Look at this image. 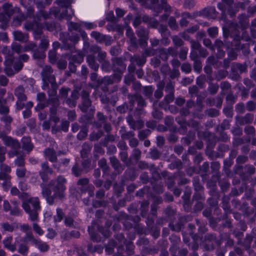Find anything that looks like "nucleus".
<instances>
[{"label":"nucleus","instance_id":"nucleus-1","mask_svg":"<svg viewBox=\"0 0 256 256\" xmlns=\"http://www.w3.org/2000/svg\"><path fill=\"white\" fill-rule=\"evenodd\" d=\"M248 26V20L246 14H242L239 16V24H231L230 26L228 28L226 26L223 27L224 35V36H230L233 38L234 46L232 44L230 46L228 44V58L224 59V60L223 67L226 69L230 66V60H235L238 56L237 51L240 48H242L244 46H241L239 43L240 40L245 41H248L250 37L248 34L244 31V30Z\"/></svg>","mask_w":256,"mask_h":256},{"label":"nucleus","instance_id":"nucleus-2","mask_svg":"<svg viewBox=\"0 0 256 256\" xmlns=\"http://www.w3.org/2000/svg\"><path fill=\"white\" fill-rule=\"evenodd\" d=\"M74 2V0H65V19L68 20V40L74 44L79 40V34L81 36L84 40L87 38L86 33L81 28V24L76 22H69L74 16V12L70 6V4Z\"/></svg>","mask_w":256,"mask_h":256},{"label":"nucleus","instance_id":"nucleus-3","mask_svg":"<svg viewBox=\"0 0 256 256\" xmlns=\"http://www.w3.org/2000/svg\"><path fill=\"white\" fill-rule=\"evenodd\" d=\"M154 54H158L160 57L164 60H166L170 55L175 56L176 54V50L172 48H160L158 50L153 49H146L144 53L140 56H134L130 58L131 62L136 63L139 66H142L146 62V56Z\"/></svg>","mask_w":256,"mask_h":256},{"label":"nucleus","instance_id":"nucleus-4","mask_svg":"<svg viewBox=\"0 0 256 256\" xmlns=\"http://www.w3.org/2000/svg\"><path fill=\"white\" fill-rule=\"evenodd\" d=\"M248 4L249 2L247 0L236 4H234L233 0H222L218 4V8L222 12V16L228 14L232 17L236 12L237 8H240L242 10L245 9Z\"/></svg>","mask_w":256,"mask_h":256},{"label":"nucleus","instance_id":"nucleus-5","mask_svg":"<svg viewBox=\"0 0 256 256\" xmlns=\"http://www.w3.org/2000/svg\"><path fill=\"white\" fill-rule=\"evenodd\" d=\"M23 204L22 207L26 213L30 215L32 220H37V210H40L39 200L38 198H30L27 194L22 195Z\"/></svg>","mask_w":256,"mask_h":256},{"label":"nucleus","instance_id":"nucleus-6","mask_svg":"<svg viewBox=\"0 0 256 256\" xmlns=\"http://www.w3.org/2000/svg\"><path fill=\"white\" fill-rule=\"evenodd\" d=\"M136 1L144 6H146L150 2V8L155 11L157 14L160 12L164 9L166 13L161 16L162 20H166L170 14L171 7L167 4L166 0H160V5L158 4V0H136Z\"/></svg>","mask_w":256,"mask_h":256},{"label":"nucleus","instance_id":"nucleus-7","mask_svg":"<svg viewBox=\"0 0 256 256\" xmlns=\"http://www.w3.org/2000/svg\"><path fill=\"white\" fill-rule=\"evenodd\" d=\"M120 68L116 72H114L112 76H104L102 80V82L108 84H111L115 82H118L120 80L124 71L126 70V65L122 62L120 64Z\"/></svg>","mask_w":256,"mask_h":256},{"label":"nucleus","instance_id":"nucleus-8","mask_svg":"<svg viewBox=\"0 0 256 256\" xmlns=\"http://www.w3.org/2000/svg\"><path fill=\"white\" fill-rule=\"evenodd\" d=\"M110 225H107L106 228H102L98 226L96 222H92V226L88 228V231L92 239L94 241L98 240V239L96 237L95 234L94 232V230L96 228L104 237L109 236L110 232L108 230V227H110Z\"/></svg>","mask_w":256,"mask_h":256},{"label":"nucleus","instance_id":"nucleus-9","mask_svg":"<svg viewBox=\"0 0 256 256\" xmlns=\"http://www.w3.org/2000/svg\"><path fill=\"white\" fill-rule=\"evenodd\" d=\"M64 178L63 177H59L56 181L54 182L50 188L54 192V195L56 197L61 198L64 192Z\"/></svg>","mask_w":256,"mask_h":256},{"label":"nucleus","instance_id":"nucleus-10","mask_svg":"<svg viewBox=\"0 0 256 256\" xmlns=\"http://www.w3.org/2000/svg\"><path fill=\"white\" fill-rule=\"evenodd\" d=\"M138 36L140 38L138 44L142 47H145L148 44V32L144 28H140L136 30Z\"/></svg>","mask_w":256,"mask_h":256},{"label":"nucleus","instance_id":"nucleus-11","mask_svg":"<svg viewBox=\"0 0 256 256\" xmlns=\"http://www.w3.org/2000/svg\"><path fill=\"white\" fill-rule=\"evenodd\" d=\"M216 58L214 56H209L207 59V65L204 67V72L207 74V80L210 82H212L214 80L212 76V68L211 65L215 64Z\"/></svg>","mask_w":256,"mask_h":256},{"label":"nucleus","instance_id":"nucleus-12","mask_svg":"<svg viewBox=\"0 0 256 256\" xmlns=\"http://www.w3.org/2000/svg\"><path fill=\"white\" fill-rule=\"evenodd\" d=\"M89 92H82V104L80 106V110L84 112L88 111L89 107L91 105V102L88 98Z\"/></svg>","mask_w":256,"mask_h":256},{"label":"nucleus","instance_id":"nucleus-13","mask_svg":"<svg viewBox=\"0 0 256 256\" xmlns=\"http://www.w3.org/2000/svg\"><path fill=\"white\" fill-rule=\"evenodd\" d=\"M90 36L94 38L97 42L100 43L105 42L106 44H109L106 42V40H110V38L108 36L104 35L99 32L94 31L91 32Z\"/></svg>","mask_w":256,"mask_h":256},{"label":"nucleus","instance_id":"nucleus-14","mask_svg":"<svg viewBox=\"0 0 256 256\" xmlns=\"http://www.w3.org/2000/svg\"><path fill=\"white\" fill-rule=\"evenodd\" d=\"M126 35L130 40V50H132V47L136 48L138 46V42L136 40V37L134 36V34L133 32L132 29L130 28H127L126 31Z\"/></svg>","mask_w":256,"mask_h":256},{"label":"nucleus","instance_id":"nucleus-15","mask_svg":"<svg viewBox=\"0 0 256 256\" xmlns=\"http://www.w3.org/2000/svg\"><path fill=\"white\" fill-rule=\"evenodd\" d=\"M90 51L94 54H98V58L100 62H102L105 60L106 53L104 51H102L98 46L96 45L92 46L90 48Z\"/></svg>","mask_w":256,"mask_h":256},{"label":"nucleus","instance_id":"nucleus-16","mask_svg":"<svg viewBox=\"0 0 256 256\" xmlns=\"http://www.w3.org/2000/svg\"><path fill=\"white\" fill-rule=\"evenodd\" d=\"M200 14L210 18H214L216 17L217 13L215 8L214 7L210 6L205 8L203 10Z\"/></svg>","mask_w":256,"mask_h":256},{"label":"nucleus","instance_id":"nucleus-17","mask_svg":"<svg viewBox=\"0 0 256 256\" xmlns=\"http://www.w3.org/2000/svg\"><path fill=\"white\" fill-rule=\"evenodd\" d=\"M253 116L251 114H246L244 117L238 116L236 118V122L240 125H244L252 122L253 120Z\"/></svg>","mask_w":256,"mask_h":256},{"label":"nucleus","instance_id":"nucleus-18","mask_svg":"<svg viewBox=\"0 0 256 256\" xmlns=\"http://www.w3.org/2000/svg\"><path fill=\"white\" fill-rule=\"evenodd\" d=\"M126 120L130 127L134 129H140L144 126V122L142 120L134 121L130 116L126 118Z\"/></svg>","mask_w":256,"mask_h":256},{"label":"nucleus","instance_id":"nucleus-19","mask_svg":"<svg viewBox=\"0 0 256 256\" xmlns=\"http://www.w3.org/2000/svg\"><path fill=\"white\" fill-rule=\"evenodd\" d=\"M176 120L178 123H179L181 125V128L180 129V132L181 133L184 134L186 132V126H192L194 128H198V123L195 122H186V120H184V122H180V118L176 119Z\"/></svg>","mask_w":256,"mask_h":256},{"label":"nucleus","instance_id":"nucleus-20","mask_svg":"<svg viewBox=\"0 0 256 256\" xmlns=\"http://www.w3.org/2000/svg\"><path fill=\"white\" fill-rule=\"evenodd\" d=\"M158 30L159 32L161 33V34L163 38L162 40V42L164 43L165 45L168 44L170 42V40H168V37L170 36V34L167 30V27L166 26H162L159 28Z\"/></svg>","mask_w":256,"mask_h":256},{"label":"nucleus","instance_id":"nucleus-21","mask_svg":"<svg viewBox=\"0 0 256 256\" xmlns=\"http://www.w3.org/2000/svg\"><path fill=\"white\" fill-rule=\"evenodd\" d=\"M224 46V43L222 41L219 40H216L215 42V44L214 46V50L216 48L217 49L218 51V58H222L224 57L225 52L222 50V47Z\"/></svg>","mask_w":256,"mask_h":256},{"label":"nucleus","instance_id":"nucleus-22","mask_svg":"<svg viewBox=\"0 0 256 256\" xmlns=\"http://www.w3.org/2000/svg\"><path fill=\"white\" fill-rule=\"evenodd\" d=\"M30 240H31L32 242L35 244L38 249L42 252H45L48 248V246L47 244L45 242H42L39 240H36L31 236H30Z\"/></svg>","mask_w":256,"mask_h":256},{"label":"nucleus","instance_id":"nucleus-23","mask_svg":"<svg viewBox=\"0 0 256 256\" xmlns=\"http://www.w3.org/2000/svg\"><path fill=\"white\" fill-rule=\"evenodd\" d=\"M86 62L89 66L93 70L96 71L98 70L99 66L96 62L95 56L92 54L88 55L86 58Z\"/></svg>","mask_w":256,"mask_h":256},{"label":"nucleus","instance_id":"nucleus-24","mask_svg":"<svg viewBox=\"0 0 256 256\" xmlns=\"http://www.w3.org/2000/svg\"><path fill=\"white\" fill-rule=\"evenodd\" d=\"M196 50H192L190 54L191 59L194 62V68L196 70H199L202 68L200 62L198 60V54Z\"/></svg>","mask_w":256,"mask_h":256},{"label":"nucleus","instance_id":"nucleus-25","mask_svg":"<svg viewBox=\"0 0 256 256\" xmlns=\"http://www.w3.org/2000/svg\"><path fill=\"white\" fill-rule=\"evenodd\" d=\"M129 98L131 100H136L138 103V106L140 107H144L146 105L144 100L138 94H136L132 96H130Z\"/></svg>","mask_w":256,"mask_h":256},{"label":"nucleus","instance_id":"nucleus-26","mask_svg":"<svg viewBox=\"0 0 256 256\" xmlns=\"http://www.w3.org/2000/svg\"><path fill=\"white\" fill-rule=\"evenodd\" d=\"M72 58L75 62L80 64L84 60V55L82 52L77 51L74 54H72Z\"/></svg>","mask_w":256,"mask_h":256},{"label":"nucleus","instance_id":"nucleus-27","mask_svg":"<svg viewBox=\"0 0 256 256\" xmlns=\"http://www.w3.org/2000/svg\"><path fill=\"white\" fill-rule=\"evenodd\" d=\"M172 64L174 66V74H171L170 77L172 78H174L179 74V72L176 70V68L180 66V62L178 60L174 59L172 60Z\"/></svg>","mask_w":256,"mask_h":256},{"label":"nucleus","instance_id":"nucleus-28","mask_svg":"<svg viewBox=\"0 0 256 256\" xmlns=\"http://www.w3.org/2000/svg\"><path fill=\"white\" fill-rule=\"evenodd\" d=\"M159 106L164 109L165 110H169L172 113H176L178 112V108L174 105H166L164 106L163 102L159 104Z\"/></svg>","mask_w":256,"mask_h":256},{"label":"nucleus","instance_id":"nucleus-29","mask_svg":"<svg viewBox=\"0 0 256 256\" xmlns=\"http://www.w3.org/2000/svg\"><path fill=\"white\" fill-rule=\"evenodd\" d=\"M4 144L8 146H12L14 148L19 146V143L17 140L12 139L11 138L5 137L4 138Z\"/></svg>","mask_w":256,"mask_h":256},{"label":"nucleus","instance_id":"nucleus-30","mask_svg":"<svg viewBox=\"0 0 256 256\" xmlns=\"http://www.w3.org/2000/svg\"><path fill=\"white\" fill-rule=\"evenodd\" d=\"M164 84L163 82H159L158 85V89L154 92V96L158 98L162 97L163 95L162 90L164 87Z\"/></svg>","mask_w":256,"mask_h":256},{"label":"nucleus","instance_id":"nucleus-31","mask_svg":"<svg viewBox=\"0 0 256 256\" xmlns=\"http://www.w3.org/2000/svg\"><path fill=\"white\" fill-rule=\"evenodd\" d=\"M90 80L94 82L92 87L98 88L100 84L102 81L98 78V74L95 72H93L90 74Z\"/></svg>","mask_w":256,"mask_h":256},{"label":"nucleus","instance_id":"nucleus-32","mask_svg":"<svg viewBox=\"0 0 256 256\" xmlns=\"http://www.w3.org/2000/svg\"><path fill=\"white\" fill-rule=\"evenodd\" d=\"M120 133L122 138L124 139L130 138V140L134 136V133L133 132L130 131L128 132H126L124 128H122L121 130H120Z\"/></svg>","mask_w":256,"mask_h":256},{"label":"nucleus","instance_id":"nucleus-33","mask_svg":"<svg viewBox=\"0 0 256 256\" xmlns=\"http://www.w3.org/2000/svg\"><path fill=\"white\" fill-rule=\"evenodd\" d=\"M13 34L14 38L19 41H24L28 38L26 34H24L19 31L14 32Z\"/></svg>","mask_w":256,"mask_h":256},{"label":"nucleus","instance_id":"nucleus-34","mask_svg":"<svg viewBox=\"0 0 256 256\" xmlns=\"http://www.w3.org/2000/svg\"><path fill=\"white\" fill-rule=\"evenodd\" d=\"M24 148L28 150H32V146L30 142V140L28 137H24L22 139Z\"/></svg>","mask_w":256,"mask_h":256},{"label":"nucleus","instance_id":"nucleus-35","mask_svg":"<svg viewBox=\"0 0 256 256\" xmlns=\"http://www.w3.org/2000/svg\"><path fill=\"white\" fill-rule=\"evenodd\" d=\"M45 154L49 160L52 162L56 160V154L52 149H47L45 151Z\"/></svg>","mask_w":256,"mask_h":256},{"label":"nucleus","instance_id":"nucleus-36","mask_svg":"<svg viewBox=\"0 0 256 256\" xmlns=\"http://www.w3.org/2000/svg\"><path fill=\"white\" fill-rule=\"evenodd\" d=\"M116 247V242L110 240L109 244L106 246V252L108 254H112L114 251V248Z\"/></svg>","mask_w":256,"mask_h":256},{"label":"nucleus","instance_id":"nucleus-37","mask_svg":"<svg viewBox=\"0 0 256 256\" xmlns=\"http://www.w3.org/2000/svg\"><path fill=\"white\" fill-rule=\"evenodd\" d=\"M88 183V178H82L78 182V185L81 186L82 188L81 190L82 192H84L86 191V187L87 184Z\"/></svg>","mask_w":256,"mask_h":256},{"label":"nucleus","instance_id":"nucleus-38","mask_svg":"<svg viewBox=\"0 0 256 256\" xmlns=\"http://www.w3.org/2000/svg\"><path fill=\"white\" fill-rule=\"evenodd\" d=\"M156 103H157V102H154L153 104L154 110L152 112V114L154 118H158V119H160V118H162V114L160 111H159L158 110L156 109Z\"/></svg>","mask_w":256,"mask_h":256},{"label":"nucleus","instance_id":"nucleus-39","mask_svg":"<svg viewBox=\"0 0 256 256\" xmlns=\"http://www.w3.org/2000/svg\"><path fill=\"white\" fill-rule=\"evenodd\" d=\"M174 98V92H169V94L165 96L164 100L162 102H163L164 106L168 105L169 103L173 101Z\"/></svg>","mask_w":256,"mask_h":256},{"label":"nucleus","instance_id":"nucleus-40","mask_svg":"<svg viewBox=\"0 0 256 256\" xmlns=\"http://www.w3.org/2000/svg\"><path fill=\"white\" fill-rule=\"evenodd\" d=\"M11 240V238H8L4 240V244L5 247H6L10 250L14 252L15 250V247L14 246L10 244Z\"/></svg>","mask_w":256,"mask_h":256},{"label":"nucleus","instance_id":"nucleus-41","mask_svg":"<svg viewBox=\"0 0 256 256\" xmlns=\"http://www.w3.org/2000/svg\"><path fill=\"white\" fill-rule=\"evenodd\" d=\"M228 74V72L226 70H220L218 72L217 74L216 75L215 78L216 80L218 81L221 79L225 78Z\"/></svg>","mask_w":256,"mask_h":256},{"label":"nucleus","instance_id":"nucleus-42","mask_svg":"<svg viewBox=\"0 0 256 256\" xmlns=\"http://www.w3.org/2000/svg\"><path fill=\"white\" fill-rule=\"evenodd\" d=\"M209 84L208 90L212 94H216L218 89V86L217 84H212V82H210V80H208Z\"/></svg>","mask_w":256,"mask_h":256},{"label":"nucleus","instance_id":"nucleus-43","mask_svg":"<svg viewBox=\"0 0 256 256\" xmlns=\"http://www.w3.org/2000/svg\"><path fill=\"white\" fill-rule=\"evenodd\" d=\"M126 251L127 254L130 255L133 254V250L134 248V246L131 241L128 242L126 243Z\"/></svg>","mask_w":256,"mask_h":256},{"label":"nucleus","instance_id":"nucleus-44","mask_svg":"<svg viewBox=\"0 0 256 256\" xmlns=\"http://www.w3.org/2000/svg\"><path fill=\"white\" fill-rule=\"evenodd\" d=\"M168 24L172 30H176L178 28V25L176 22V19L173 17H170V18Z\"/></svg>","mask_w":256,"mask_h":256},{"label":"nucleus","instance_id":"nucleus-45","mask_svg":"<svg viewBox=\"0 0 256 256\" xmlns=\"http://www.w3.org/2000/svg\"><path fill=\"white\" fill-rule=\"evenodd\" d=\"M208 32L210 36L214 38L218 34V28L217 27H212L208 28Z\"/></svg>","mask_w":256,"mask_h":256},{"label":"nucleus","instance_id":"nucleus-46","mask_svg":"<svg viewBox=\"0 0 256 256\" xmlns=\"http://www.w3.org/2000/svg\"><path fill=\"white\" fill-rule=\"evenodd\" d=\"M110 163L114 168L119 170L120 162L114 156L110 157Z\"/></svg>","mask_w":256,"mask_h":256},{"label":"nucleus","instance_id":"nucleus-47","mask_svg":"<svg viewBox=\"0 0 256 256\" xmlns=\"http://www.w3.org/2000/svg\"><path fill=\"white\" fill-rule=\"evenodd\" d=\"M48 58L50 62L54 63L56 60V55L55 50H51L48 54Z\"/></svg>","mask_w":256,"mask_h":256},{"label":"nucleus","instance_id":"nucleus-48","mask_svg":"<svg viewBox=\"0 0 256 256\" xmlns=\"http://www.w3.org/2000/svg\"><path fill=\"white\" fill-rule=\"evenodd\" d=\"M81 24V26H83L87 29L90 30L96 27V24L90 22H82V24Z\"/></svg>","mask_w":256,"mask_h":256},{"label":"nucleus","instance_id":"nucleus-49","mask_svg":"<svg viewBox=\"0 0 256 256\" xmlns=\"http://www.w3.org/2000/svg\"><path fill=\"white\" fill-rule=\"evenodd\" d=\"M205 80L206 78L204 76H200L196 79V84L200 88H204Z\"/></svg>","mask_w":256,"mask_h":256},{"label":"nucleus","instance_id":"nucleus-50","mask_svg":"<svg viewBox=\"0 0 256 256\" xmlns=\"http://www.w3.org/2000/svg\"><path fill=\"white\" fill-rule=\"evenodd\" d=\"M63 217V212L61 209H57L56 215L54 217V220L56 222H60Z\"/></svg>","mask_w":256,"mask_h":256},{"label":"nucleus","instance_id":"nucleus-51","mask_svg":"<svg viewBox=\"0 0 256 256\" xmlns=\"http://www.w3.org/2000/svg\"><path fill=\"white\" fill-rule=\"evenodd\" d=\"M255 28H256V18L252 22L250 27L251 35L254 38H256V30L254 29Z\"/></svg>","mask_w":256,"mask_h":256},{"label":"nucleus","instance_id":"nucleus-52","mask_svg":"<svg viewBox=\"0 0 256 256\" xmlns=\"http://www.w3.org/2000/svg\"><path fill=\"white\" fill-rule=\"evenodd\" d=\"M153 92L152 87L150 86H145L144 88V94L146 96H150Z\"/></svg>","mask_w":256,"mask_h":256},{"label":"nucleus","instance_id":"nucleus-53","mask_svg":"<svg viewBox=\"0 0 256 256\" xmlns=\"http://www.w3.org/2000/svg\"><path fill=\"white\" fill-rule=\"evenodd\" d=\"M150 157L152 159H157L160 156V153L156 149H152L150 150Z\"/></svg>","mask_w":256,"mask_h":256},{"label":"nucleus","instance_id":"nucleus-54","mask_svg":"<svg viewBox=\"0 0 256 256\" xmlns=\"http://www.w3.org/2000/svg\"><path fill=\"white\" fill-rule=\"evenodd\" d=\"M173 42L176 46H180L182 45L183 42L182 40L178 36H173L172 38Z\"/></svg>","mask_w":256,"mask_h":256},{"label":"nucleus","instance_id":"nucleus-55","mask_svg":"<svg viewBox=\"0 0 256 256\" xmlns=\"http://www.w3.org/2000/svg\"><path fill=\"white\" fill-rule=\"evenodd\" d=\"M19 90H22V87H18L16 90V94L18 96V98L20 100H26V96L23 94H21L18 92Z\"/></svg>","mask_w":256,"mask_h":256},{"label":"nucleus","instance_id":"nucleus-56","mask_svg":"<svg viewBox=\"0 0 256 256\" xmlns=\"http://www.w3.org/2000/svg\"><path fill=\"white\" fill-rule=\"evenodd\" d=\"M182 70L186 73H188L191 70V66L190 64L187 63L183 64L181 66Z\"/></svg>","mask_w":256,"mask_h":256},{"label":"nucleus","instance_id":"nucleus-57","mask_svg":"<svg viewBox=\"0 0 256 256\" xmlns=\"http://www.w3.org/2000/svg\"><path fill=\"white\" fill-rule=\"evenodd\" d=\"M190 44L192 50H199L200 48V46L198 42L192 40Z\"/></svg>","mask_w":256,"mask_h":256},{"label":"nucleus","instance_id":"nucleus-58","mask_svg":"<svg viewBox=\"0 0 256 256\" xmlns=\"http://www.w3.org/2000/svg\"><path fill=\"white\" fill-rule=\"evenodd\" d=\"M256 108V104L252 101L248 102L246 105V108L249 111H252Z\"/></svg>","mask_w":256,"mask_h":256},{"label":"nucleus","instance_id":"nucleus-59","mask_svg":"<svg viewBox=\"0 0 256 256\" xmlns=\"http://www.w3.org/2000/svg\"><path fill=\"white\" fill-rule=\"evenodd\" d=\"M101 63H102V68L104 70L108 72L110 70V66L108 62L104 60Z\"/></svg>","mask_w":256,"mask_h":256},{"label":"nucleus","instance_id":"nucleus-60","mask_svg":"<svg viewBox=\"0 0 256 256\" xmlns=\"http://www.w3.org/2000/svg\"><path fill=\"white\" fill-rule=\"evenodd\" d=\"M46 56V54H44V52H34V57L35 58H40L42 59L44 58Z\"/></svg>","mask_w":256,"mask_h":256},{"label":"nucleus","instance_id":"nucleus-61","mask_svg":"<svg viewBox=\"0 0 256 256\" xmlns=\"http://www.w3.org/2000/svg\"><path fill=\"white\" fill-rule=\"evenodd\" d=\"M134 76L133 74H130L124 78V82L126 84H130V83L134 80Z\"/></svg>","mask_w":256,"mask_h":256},{"label":"nucleus","instance_id":"nucleus-62","mask_svg":"<svg viewBox=\"0 0 256 256\" xmlns=\"http://www.w3.org/2000/svg\"><path fill=\"white\" fill-rule=\"evenodd\" d=\"M188 50V48H183L180 54V58L182 60H184L186 58V55Z\"/></svg>","mask_w":256,"mask_h":256},{"label":"nucleus","instance_id":"nucleus-63","mask_svg":"<svg viewBox=\"0 0 256 256\" xmlns=\"http://www.w3.org/2000/svg\"><path fill=\"white\" fill-rule=\"evenodd\" d=\"M88 134V132L86 129L81 130L78 134V139H82L85 138Z\"/></svg>","mask_w":256,"mask_h":256},{"label":"nucleus","instance_id":"nucleus-64","mask_svg":"<svg viewBox=\"0 0 256 256\" xmlns=\"http://www.w3.org/2000/svg\"><path fill=\"white\" fill-rule=\"evenodd\" d=\"M33 228L36 234L39 235H42L44 234V231L42 230V228L36 223H34L33 224Z\"/></svg>","mask_w":256,"mask_h":256}]
</instances>
